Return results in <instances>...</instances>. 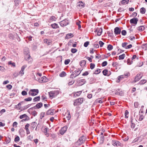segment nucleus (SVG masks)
<instances>
[{"label":"nucleus","mask_w":147,"mask_h":147,"mask_svg":"<svg viewBox=\"0 0 147 147\" xmlns=\"http://www.w3.org/2000/svg\"><path fill=\"white\" fill-rule=\"evenodd\" d=\"M86 139V137L85 136H82L75 143V145L76 146L81 145L84 142Z\"/></svg>","instance_id":"f257e3e1"},{"label":"nucleus","mask_w":147,"mask_h":147,"mask_svg":"<svg viewBox=\"0 0 147 147\" xmlns=\"http://www.w3.org/2000/svg\"><path fill=\"white\" fill-rule=\"evenodd\" d=\"M84 101V99L83 98H78L74 100L73 105L75 106L79 105L82 104Z\"/></svg>","instance_id":"f03ea898"},{"label":"nucleus","mask_w":147,"mask_h":147,"mask_svg":"<svg viewBox=\"0 0 147 147\" xmlns=\"http://www.w3.org/2000/svg\"><path fill=\"white\" fill-rule=\"evenodd\" d=\"M29 51L28 49H27V51L25 52L24 51V53L26 55L25 56V59L27 61H28V63H30L32 62V59L31 58L30 54H28Z\"/></svg>","instance_id":"7ed1b4c3"},{"label":"nucleus","mask_w":147,"mask_h":147,"mask_svg":"<svg viewBox=\"0 0 147 147\" xmlns=\"http://www.w3.org/2000/svg\"><path fill=\"white\" fill-rule=\"evenodd\" d=\"M49 93L50 97L53 98L59 94V91L58 90L52 91L49 92Z\"/></svg>","instance_id":"20e7f679"},{"label":"nucleus","mask_w":147,"mask_h":147,"mask_svg":"<svg viewBox=\"0 0 147 147\" xmlns=\"http://www.w3.org/2000/svg\"><path fill=\"white\" fill-rule=\"evenodd\" d=\"M39 91L37 89L30 90L28 92V94L32 96H35L38 93Z\"/></svg>","instance_id":"39448f33"},{"label":"nucleus","mask_w":147,"mask_h":147,"mask_svg":"<svg viewBox=\"0 0 147 147\" xmlns=\"http://www.w3.org/2000/svg\"><path fill=\"white\" fill-rule=\"evenodd\" d=\"M112 144L114 146H120V147H123V144L120 143L118 141L115 140H113L112 141Z\"/></svg>","instance_id":"423d86ee"},{"label":"nucleus","mask_w":147,"mask_h":147,"mask_svg":"<svg viewBox=\"0 0 147 147\" xmlns=\"http://www.w3.org/2000/svg\"><path fill=\"white\" fill-rule=\"evenodd\" d=\"M69 21L67 19H65L59 22L60 26L62 27H64L69 24Z\"/></svg>","instance_id":"0eeeda50"},{"label":"nucleus","mask_w":147,"mask_h":147,"mask_svg":"<svg viewBox=\"0 0 147 147\" xmlns=\"http://www.w3.org/2000/svg\"><path fill=\"white\" fill-rule=\"evenodd\" d=\"M80 72V70H76L71 74L70 75V78H74L79 75Z\"/></svg>","instance_id":"6e6552de"},{"label":"nucleus","mask_w":147,"mask_h":147,"mask_svg":"<svg viewBox=\"0 0 147 147\" xmlns=\"http://www.w3.org/2000/svg\"><path fill=\"white\" fill-rule=\"evenodd\" d=\"M129 75V73H127L125 74H124L123 75H121L119 76L118 77V80H117V82L119 83L120 82V80L123 78H127L128 76Z\"/></svg>","instance_id":"1a4fd4ad"},{"label":"nucleus","mask_w":147,"mask_h":147,"mask_svg":"<svg viewBox=\"0 0 147 147\" xmlns=\"http://www.w3.org/2000/svg\"><path fill=\"white\" fill-rule=\"evenodd\" d=\"M26 65H24L21 67V70L19 72V74L21 76H23L24 74V70L27 67Z\"/></svg>","instance_id":"9d476101"},{"label":"nucleus","mask_w":147,"mask_h":147,"mask_svg":"<svg viewBox=\"0 0 147 147\" xmlns=\"http://www.w3.org/2000/svg\"><path fill=\"white\" fill-rule=\"evenodd\" d=\"M38 81L40 83L45 82L47 81V79L45 77L43 76L42 77L39 78Z\"/></svg>","instance_id":"9b49d317"},{"label":"nucleus","mask_w":147,"mask_h":147,"mask_svg":"<svg viewBox=\"0 0 147 147\" xmlns=\"http://www.w3.org/2000/svg\"><path fill=\"white\" fill-rule=\"evenodd\" d=\"M67 129V127L66 126H65L61 128L59 131L60 134L61 135H63L66 131Z\"/></svg>","instance_id":"f8f14e48"},{"label":"nucleus","mask_w":147,"mask_h":147,"mask_svg":"<svg viewBox=\"0 0 147 147\" xmlns=\"http://www.w3.org/2000/svg\"><path fill=\"white\" fill-rule=\"evenodd\" d=\"M95 32L97 33L98 36H100L102 32V29L101 28H97L94 31Z\"/></svg>","instance_id":"ddd939ff"},{"label":"nucleus","mask_w":147,"mask_h":147,"mask_svg":"<svg viewBox=\"0 0 147 147\" xmlns=\"http://www.w3.org/2000/svg\"><path fill=\"white\" fill-rule=\"evenodd\" d=\"M114 32L115 34L116 35L120 34L121 32V31L119 27H116L114 29Z\"/></svg>","instance_id":"4468645a"},{"label":"nucleus","mask_w":147,"mask_h":147,"mask_svg":"<svg viewBox=\"0 0 147 147\" xmlns=\"http://www.w3.org/2000/svg\"><path fill=\"white\" fill-rule=\"evenodd\" d=\"M55 112V110L50 109L47 111L46 114L47 115H53Z\"/></svg>","instance_id":"2eb2a0df"},{"label":"nucleus","mask_w":147,"mask_h":147,"mask_svg":"<svg viewBox=\"0 0 147 147\" xmlns=\"http://www.w3.org/2000/svg\"><path fill=\"white\" fill-rule=\"evenodd\" d=\"M42 106V104L41 102H40L37 104L35 106L30 108V109H35L36 108L39 109L41 108Z\"/></svg>","instance_id":"dca6fc26"},{"label":"nucleus","mask_w":147,"mask_h":147,"mask_svg":"<svg viewBox=\"0 0 147 147\" xmlns=\"http://www.w3.org/2000/svg\"><path fill=\"white\" fill-rule=\"evenodd\" d=\"M30 124L29 123H27L25 126L24 129L26 130V134H29L30 133L28 128Z\"/></svg>","instance_id":"f3484780"},{"label":"nucleus","mask_w":147,"mask_h":147,"mask_svg":"<svg viewBox=\"0 0 147 147\" xmlns=\"http://www.w3.org/2000/svg\"><path fill=\"white\" fill-rule=\"evenodd\" d=\"M65 116H66V119L69 120L71 118L70 115L69 111V110H67V112L65 113Z\"/></svg>","instance_id":"a211bd4d"},{"label":"nucleus","mask_w":147,"mask_h":147,"mask_svg":"<svg viewBox=\"0 0 147 147\" xmlns=\"http://www.w3.org/2000/svg\"><path fill=\"white\" fill-rule=\"evenodd\" d=\"M138 21V20L137 18H133L130 20V22L131 23L136 24H137Z\"/></svg>","instance_id":"6ab92c4d"},{"label":"nucleus","mask_w":147,"mask_h":147,"mask_svg":"<svg viewBox=\"0 0 147 147\" xmlns=\"http://www.w3.org/2000/svg\"><path fill=\"white\" fill-rule=\"evenodd\" d=\"M78 82L80 85H82L85 83L86 81L85 79H81L78 80Z\"/></svg>","instance_id":"aec40b11"},{"label":"nucleus","mask_w":147,"mask_h":147,"mask_svg":"<svg viewBox=\"0 0 147 147\" xmlns=\"http://www.w3.org/2000/svg\"><path fill=\"white\" fill-rule=\"evenodd\" d=\"M77 6L80 8H82L84 7V3L82 1H79L77 3Z\"/></svg>","instance_id":"412c9836"},{"label":"nucleus","mask_w":147,"mask_h":147,"mask_svg":"<svg viewBox=\"0 0 147 147\" xmlns=\"http://www.w3.org/2000/svg\"><path fill=\"white\" fill-rule=\"evenodd\" d=\"M43 42L46 44H47L48 45H51V42L50 40L47 39H45L43 40Z\"/></svg>","instance_id":"4be33fe9"},{"label":"nucleus","mask_w":147,"mask_h":147,"mask_svg":"<svg viewBox=\"0 0 147 147\" xmlns=\"http://www.w3.org/2000/svg\"><path fill=\"white\" fill-rule=\"evenodd\" d=\"M56 18L54 16H51L49 19L48 22H51L53 21H56Z\"/></svg>","instance_id":"5701e85b"},{"label":"nucleus","mask_w":147,"mask_h":147,"mask_svg":"<svg viewBox=\"0 0 147 147\" xmlns=\"http://www.w3.org/2000/svg\"><path fill=\"white\" fill-rule=\"evenodd\" d=\"M48 129V128L46 127L44 129L43 131L45 135L47 137L49 136V133L47 132Z\"/></svg>","instance_id":"b1692460"},{"label":"nucleus","mask_w":147,"mask_h":147,"mask_svg":"<svg viewBox=\"0 0 147 147\" xmlns=\"http://www.w3.org/2000/svg\"><path fill=\"white\" fill-rule=\"evenodd\" d=\"M51 26L52 28L54 29H56L59 28V26L57 24L54 23L51 25Z\"/></svg>","instance_id":"393cba45"},{"label":"nucleus","mask_w":147,"mask_h":147,"mask_svg":"<svg viewBox=\"0 0 147 147\" xmlns=\"http://www.w3.org/2000/svg\"><path fill=\"white\" fill-rule=\"evenodd\" d=\"M103 74L105 76H109L110 74H108V70L107 69H105L102 71Z\"/></svg>","instance_id":"a878e982"},{"label":"nucleus","mask_w":147,"mask_h":147,"mask_svg":"<svg viewBox=\"0 0 147 147\" xmlns=\"http://www.w3.org/2000/svg\"><path fill=\"white\" fill-rule=\"evenodd\" d=\"M146 9L144 7H142L140 9V11L142 14H144L145 13Z\"/></svg>","instance_id":"bb28decb"},{"label":"nucleus","mask_w":147,"mask_h":147,"mask_svg":"<svg viewBox=\"0 0 147 147\" xmlns=\"http://www.w3.org/2000/svg\"><path fill=\"white\" fill-rule=\"evenodd\" d=\"M73 36V35L72 34H68L66 35L65 38L66 39H69L71 38Z\"/></svg>","instance_id":"cd10ccee"},{"label":"nucleus","mask_w":147,"mask_h":147,"mask_svg":"<svg viewBox=\"0 0 147 147\" xmlns=\"http://www.w3.org/2000/svg\"><path fill=\"white\" fill-rule=\"evenodd\" d=\"M86 63V61L85 60H83L80 62V65L81 67H83L85 65Z\"/></svg>","instance_id":"c85d7f7f"},{"label":"nucleus","mask_w":147,"mask_h":147,"mask_svg":"<svg viewBox=\"0 0 147 147\" xmlns=\"http://www.w3.org/2000/svg\"><path fill=\"white\" fill-rule=\"evenodd\" d=\"M136 58V59L137 60L138 59V58H137L136 55H133L131 58V62L133 63L134 61H135Z\"/></svg>","instance_id":"c756f323"},{"label":"nucleus","mask_w":147,"mask_h":147,"mask_svg":"<svg viewBox=\"0 0 147 147\" xmlns=\"http://www.w3.org/2000/svg\"><path fill=\"white\" fill-rule=\"evenodd\" d=\"M138 29L140 31H142L144 30V27L143 26H140L138 27Z\"/></svg>","instance_id":"7c9ffc66"},{"label":"nucleus","mask_w":147,"mask_h":147,"mask_svg":"<svg viewBox=\"0 0 147 147\" xmlns=\"http://www.w3.org/2000/svg\"><path fill=\"white\" fill-rule=\"evenodd\" d=\"M8 64L9 65H11V67H15L16 64L14 62H12L11 61H10L8 62Z\"/></svg>","instance_id":"2f4dec72"},{"label":"nucleus","mask_w":147,"mask_h":147,"mask_svg":"<svg viewBox=\"0 0 147 147\" xmlns=\"http://www.w3.org/2000/svg\"><path fill=\"white\" fill-rule=\"evenodd\" d=\"M125 54H123L119 55V60L123 59H124L125 57Z\"/></svg>","instance_id":"473e14b6"},{"label":"nucleus","mask_w":147,"mask_h":147,"mask_svg":"<svg viewBox=\"0 0 147 147\" xmlns=\"http://www.w3.org/2000/svg\"><path fill=\"white\" fill-rule=\"evenodd\" d=\"M131 127L132 129L134 128L135 124L133 123V119H131Z\"/></svg>","instance_id":"72a5a7b5"},{"label":"nucleus","mask_w":147,"mask_h":147,"mask_svg":"<svg viewBox=\"0 0 147 147\" xmlns=\"http://www.w3.org/2000/svg\"><path fill=\"white\" fill-rule=\"evenodd\" d=\"M136 76L139 79H140L143 76V74L141 73H138L137 75Z\"/></svg>","instance_id":"f704fd0d"},{"label":"nucleus","mask_w":147,"mask_h":147,"mask_svg":"<svg viewBox=\"0 0 147 147\" xmlns=\"http://www.w3.org/2000/svg\"><path fill=\"white\" fill-rule=\"evenodd\" d=\"M40 99V97L39 96H36L35 97H34L33 99V100L34 102H36L38 101H39Z\"/></svg>","instance_id":"c9c22d12"},{"label":"nucleus","mask_w":147,"mask_h":147,"mask_svg":"<svg viewBox=\"0 0 147 147\" xmlns=\"http://www.w3.org/2000/svg\"><path fill=\"white\" fill-rule=\"evenodd\" d=\"M129 0H122L121 3L123 5H125L128 3Z\"/></svg>","instance_id":"e433bc0d"},{"label":"nucleus","mask_w":147,"mask_h":147,"mask_svg":"<svg viewBox=\"0 0 147 147\" xmlns=\"http://www.w3.org/2000/svg\"><path fill=\"white\" fill-rule=\"evenodd\" d=\"M80 23L81 22L79 21H77L76 23V25L78 26V28L79 29H80L81 28Z\"/></svg>","instance_id":"4c0bfd02"},{"label":"nucleus","mask_w":147,"mask_h":147,"mask_svg":"<svg viewBox=\"0 0 147 147\" xmlns=\"http://www.w3.org/2000/svg\"><path fill=\"white\" fill-rule=\"evenodd\" d=\"M66 73L64 71H62L59 74V76L61 77H63L66 75Z\"/></svg>","instance_id":"58836bf2"},{"label":"nucleus","mask_w":147,"mask_h":147,"mask_svg":"<svg viewBox=\"0 0 147 147\" xmlns=\"http://www.w3.org/2000/svg\"><path fill=\"white\" fill-rule=\"evenodd\" d=\"M147 82V81L146 80H141L140 82H139V84L140 85H142L143 84L145 83H146Z\"/></svg>","instance_id":"ea45409f"},{"label":"nucleus","mask_w":147,"mask_h":147,"mask_svg":"<svg viewBox=\"0 0 147 147\" xmlns=\"http://www.w3.org/2000/svg\"><path fill=\"white\" fill-rule=\"evenodd\" d=\"M113 46L111 45H108L107 47V49L109 51H111L113 49Z\"/></svg>","instance_id":"a19ab883"},{"label":"nucleus","mask_w":147,"mask_h":147,"mask_svg":"<svg viewBox=\"0 0 147 147\" xmlns=\"http://www.w3.org/2000/svg\"><path fill=\"white\" fill-rule=\"evenodd\" d=\"M74 82V80L72 79L71 80H69L68 83V85H72Z\"/></svg>","instance_id":"79ce46f5"},{"label":"nucleus","mask_w":147,"mask_h":147,"mask_svg":"<svg viewBox=\"0 0 147 147\" xmlns=\"http://www.w3.org/2000/svg\"><path fill=\"white\" fill-rule=\"evenodd\" d=\"M119 65V64L117 62H114L112 64V66L114 67H118Z\"/></svg>","instance_id":"37998d69"},{"label":"nucleus","mask_w":147,"mask_h":147,"mask_svg":"<svg viewBox=\"0 0 147 147\" xmlns=\"http://www.w3.org/2000/svg\"><path fill=\"white\" fill-rule=\"evenodd\" d=\"M127 43L126 42L123 43L122 44V46L123 47L125 48L126 49L127 47Z\"/></svg>","instance_id":"c03bdc74"},{"label":"nucleus","mask_w":147,"mask_h":147,"mask_svg":"<svg viewBox=\"0 0 147 147\" xmlns=\"http://www.w3.org/2000/svg\"><path fill=\"white\" fill-rule=\"evenodd\" d=\"M82 92V91H79L77 92H76L75 94H74V95H75V94L76 96H78L81 94Z\"/></svg>","instance_id":"a18cd8bd"},{"label":"nucleus","mask_w":147,"mask_h":147,"mask_svg":"<svg viewBox=\"0 0 147 147\" xmlns=\"http://www.w3.org/2000/svg\"><path fill=\"white\" fill-rule=\"evenodd\" d=\"M129 114V112L127 110H125V117L126 118H128V115Z\"/></svg>","instance_id":"49530a36"},{"label":"nucleus","mask_w":147,"mask_h":147,"mask_svg":"<svg viewBox=\"0 0 147 147\" xmlns=\"http://www.w3.org/2000/svg\"><path fill=\"white\" fill-rule=\"evenodd\" d=\"M27 117V116L26 114H24L23 115H21L20 117V119H22L24 118H26Z\"/></svg>","instance_id":"de8ad7c7"},{"label":"nucleus","mask_w":147,"mask_h":147,"mask_svg":"<svg viewBox=\"0 0 147 147\" xmlns=\"http://www.w3.org/2000/svg\"><path fill=\"white\" fill-rule=\"evenodd\" d=\"M20 140V138L18 136H17L15 138L14 141L16 142H17Z\"/></svg>","instance_id":"09e8293b"},{"label":"nucleus","mask_w":147,"mask_h":147,"mask_svg":"<svg viewBox=\"0 0 147 147\" xmlns=\"http://www.w3.org/2000/svg\"><path fill=\"white\" fill-rule=\"evenodd\" d=\"M144 117V116L143 115L140 114L139 120L140 121H141L143 119Z\"/></svg>","instance_id":"8fccbe9b"},{"label":"nucleus","mask_w":147,"mask_h":147,"mask_svg":"<svg viewBox=\"0 0 147 147\" xmlns=\"http://www.w3.org/2000/svg\"><path fill=\"white\" fill-rule=\"evenodd\" d=\"M107 64V61H104L102 63V67L105 66Z\"/></svg>","instance_id":"3c124183"},{"label":"nucleus","mask_w":147,"mask_h":147,"mask_svg":"<svg viewBox=\"0 0 147 147\" xmlns=\"http://www.w3.org/2000/svg\"><path fill=\"white\" fill-rule=\"evenodd\" d=\"M31 114L34 116H36L37 114V112L35 111H33L31 112Z\"/></svg>","instance_id":"603ef678"},{"label":"nucleus","mask_w":147,"mask_h":147,"mask_svg":"<svg viewBox=\"0 0 147 147\" xmlns=\"http://www.w3.org/2000/svg\"><path fill=\"white\" fill-rule=\"evenodd\" d=\"M89 44V42L86 41L85 42L84 45V46L85 47H88Z\"/></svg>","instance_id":"864d4df0"},{"label":"nucleus","mask_w":147,"mask_h":147,"mask_svg":"<svg viewBox=\"0 0 147 147\" xmlns=\"http://www.w3.org/2000/svg\"><path fill=\"white\" fill-rule=\"evenodd\" d=\"M100 69H97L94 72V74H97L99 73H100Z\"/></svg>","instance_id":"5fc2aeb1"},{"label":"nucleus","mask_w":147,"mask_h":147,"mask_svg":"<svg viewBox=\"0 0 147 147\" xmlns=\"http://www.w3.org/2000/svg\"><path fill=\"white\" fill-rule=\"evenodd\" d=\"M45 115V112H42L40 113V118L41 119H42L43 118Z\"/></svg>","instance_id":"6e6d98bb"},{"label":"nucleus","mask_w":147,"mask_h":147,"mask_svg":"<svg viewBox=\"0 0 147 147\" xmlns=\"http://www.w3.org/2000/svg\"><path fill=\"white\" fill-rule=\"evenodd\" d=\"M5 69L3 67L0 65V71L3 72L5 71Z\"/></svg>","instance_id":"4d7b16f0"},{"label":"nucleus","mask_w":147,"mask_h":147,"mask_svg":"<svg viewBox=\"0 0 147 147\" xmlns=\"http://www.w3.org/2000/svg\"><path fill=\"white\" fill-rule=\"evenodd\" d=\"M77 51V50L76 49L72 48L71 50V52L73 53H76Z\"/></svg>","instance_id":"13d9d810"},{"label":"nucleus","mask_w":147,"mask_h":147,"mask_svg":"<svg viewBox=\"0 0 147 147\" xmlns=\"http://www.w3.org/2000/svg\"><path fill=\"white\" fill-rule=\"evenodd\" d=\"M6 87L9 90L11 89L12 87V86L11 84H8L6 86Z\"/></svg>","instance_id":"bf43d9fd"},{"label":"nucleus","mask_w":147,"mask_h":147,"mask_svg":"<svg viewBox=\"0 0 147 147\" xmlns=\"http://www.w3.org/2000/svg\"><path fill=\"white\" fill-rule=\"evenodd\" d=\"M99 44L100 46V47H102L103 45L104 44V43L101 41H99Z\"/></svg>","instance_id":"052dcab7"},{"label":"nucleus","mask_w":147,"mask_h":147,"mask_svg":"<svg viewBox=\"0 0 147 147\" xmlns=\"http://www.w3.org/2000/svg\"><path fill=\"white\" fill-rule=\"evenodd\" d=\"M95 65L94 64L91 63L90 64V68L91 69H93L95 67Z\"/></svg>","instance_id":"680f3d73"},{"label":"nucleus","mask_w":147,"mask_h":147,"mask_svg":"<svg viewBox=\"0 0 147 147\" xmlns=\"http://www.w3.org/2000/svg\"><path fill=\"white\" fill-rule=\"evenodd\" d=\"M140 79H139V78L137 77H136H136H135L134 79V81L133 82H136L138 81H139L140 80Z\"/></svg>","instance_id":"e2e57ef3"},{"label":"nucleus","mask_w":147,"mask_h":147,"mask_svg":"<svg viewBox=\"0 0 147 147\" xmlns=\"http://www.w3.org/2000/svg\"><path fill=\"white\" fill-rule=\"evenodd\" d=\"M133 63L131 62V60L130 59H128L127 60V63L128 65H130L131 64Z\"/></svg>","instance_id":"0e129e2a"},{"label":"nucleus","mask_w":147,"mask_h":147,"mask_svg":"<svg viewBox=\"0 0 147 147\" xmlns=\"http://www.w3.org/2000/svg\"><path fill=\"white\" fill-rule=\"evenodd\" d=\"M32 98L31 97H29L27 98H26L24 99L25 101H30L32 100Z\"/></svg>","instance_id":"69168bd1"},{"label":"nucleus","mask_w":147,"mask_h":147,"mask_svg":"<svg viewBox=\"0 0 147 147\" xmlns=\"http://www.w3.org/2000/svg\"><path fill=\"white\" fill-rule=\"evenodd\" d=\"M70 62V60L69 59H67L65 60L64 63L65 65H67Z\"/></svg>","instance_id":"338daca9"},{"label":"nucleus","mask_w":147,"mask_h":147,"mask_svg":"<svg viewBox=\"0 0 147 147\" xmlns=\"http://www.w3.org/2000/svg\"><path fill=\"white\" fill-rule=\"evenodd\" d=\"M31 127L33 129L36 126V123L35 122H32L31 125Z\"/></svg>","instance_id":"774afa93"}]
</instances>
